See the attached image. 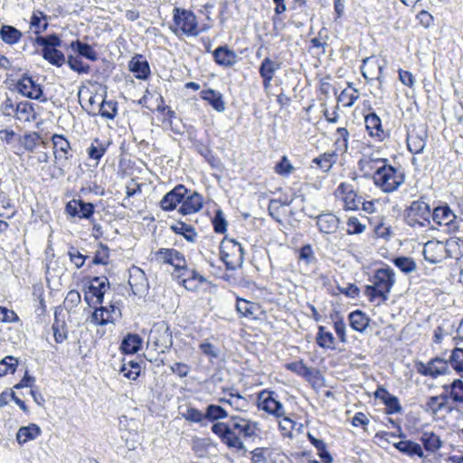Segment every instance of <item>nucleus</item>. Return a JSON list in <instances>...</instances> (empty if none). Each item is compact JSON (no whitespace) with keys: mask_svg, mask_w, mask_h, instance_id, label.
<instances>
[{"mask_svg":"<svg viewBox=\"0 0 463 463\" xmlns=\"http://www.w3.org/2000/svg\"><path fill=\"white\" fill-rule=\"evenodd\" d=\"M229 398H220L219 402L222 403H227L235 411H245L249 405L247 399L239 393H229Z\"/></svg>","mask_w":463,"mask_h":463,"instance_id":"obj_39","label":"nucleus"},{"mask_svg":"<svg viewBox=\"0 0 463 463\" xmlns=\"http://www.w3.org/2000/svg\"><path fill=\"white\" fill-rule=\"evenodd\" d=\"M213 55L215 62L223 67H232L237 61V54L227 46H219Z\"/></svg>","mask_w":463,"mask_h":463,"instance_id":"obj_28","label":"nucleus"},{"mask_svg":"<svg viewBox=\"0 0 463 463\" xmlns=\"http://www.w3.org/2000/svg\"><path fill=\"white\" fill-rule=\"evenodd\" d=\"M200 96L202 99L205 100L217 112L222 113L225 111V101L221 92L213 89H207L202 90Z\"/></svg>","mask_w":463,"mask_h":463,"instance_id":"obj_25","label":"nucleus"},{"mask_svg":"<svg viewBox=\"0 0 463 463\" xmlns=\"http://www.w3.org/2000/svg\"><path fill=\"white\" fill-rule=\"evenodd\" d=\"M201 352L210 360L217 359L220 356L221 350L218 346L212 344L209 339H205L199 345Z\"/></svg>","mask_w":463,"mask_h":463,"instance_id":"obj_60","label":"nucleus"},{"mask_svg":"<svg viewBox=\"0 0 463 463\" xmlns=\"http://www.w3.org/2000/svg\"><path fill=\"white\" fill-rule=\"evenodd\" d=\"M109 144L103 143L99 138H95L87 148V154L89 158L99 162L101 157L105 155L108 149Z\"/></svg>","mask_w":463,"mask_h":463,"instance_id":"obj_38","label":"nucleus"},{"mask_svg":"<svg viewBox=\"0 0 463 463\" xmlns=\"http://www.w3.org/2000/svg\"><path fill=\"white\" fill-rule=\"evenodd\" d=\"M205 420L214 422L228 418V411L221 405L210 404L205 409Z\"/></svg>","mask_w":463,"mask_h":463,"instance_id":"obj_46","label":"nucleus"},{"mask_svg":"<svg viewBox=\"0 0 463 463\" xmlns=\"http://www.w3.org/2000/svg\"><path fill=\"white\" fill-rule=\"evenodd\" d=\"M447 401L448 394L430 396L428 398V401L425 404V411L431 412L432 414H437L439 411L445 408Z\"/></svg>","mask_w":463,"mask_h":463,"instance_id":"obj_41","label":"nucleus"},{"mask_svg":"<svg viewBox=\"0 0 463 463\" xmlns=\"http://www.w3.org/2000/svg\"><path fill=\"white\" fill-rule=\"evenodd\" d=\"M337 155L335 152L324 153L323 155L313 159V163L324 172H328L333 165L336 162Z\"/></svg>","mask_w":463,"mask_h":463,"instance_id":"obj_51","label":"nucleus"},{"mask_svg":"<svg viewBox=\"0 0 463 463\" xmlns=\"http://www.w3.org/2000/svg\"><path fill=\"white\" fill-rule=\"evenodd\" d=\"M308 439H309L310 442L317 449L320 458L325 463H331L332 457L330 456L329 452L326 449V445L325 441L322 439H318L311 436L310 434H308Z\"/></svg>","mask_w":463,"mask_h":463,"instance_id":"obj_59","label":"nucleus"},{"mask_svg":"<svg viewBox=\"0 0 463 463\" xmlns=\"http://www.w3.org/2000/svg\"><path fill=\"white\" fill-rule=\"evenodd\" d=\"M220 257L227 269L234 270L243 264L244 249L235 240H224L220 247Z\"/></svg>","mask_w":463,"mask_h":463,"instance_id":"obj_6","label":"nucleus"},{"mask_svg":"<svg viewBox=\"0 0 463 463\" xmlns=\"http://www.w3.org/2000/svg\"><path fill=\"white\" fill-rule=\"evenodd\" d=\"M280 69V63L266 57L260 63L259 72L263 80V88L268 90L271 86V81L277 71Z\"/></svg>","mask_w":463,"mask_h":463,"instance_id":"obj_20","label":"nucleus"},{"mask_svg":"<svg viewBox=\"0 0 463 463\" xmlns=\"http://www.w3.org/2000/svg\"><path fill=\"white\" fill-rule=\"evenodd\" d=\"M188 190L183 184L176 185L170 192L165 194L160 202V206L164 211H173L177 204L183 202Z\"/></svg>","mask_w":463,"mask_h":463,"instance_id":"obj_16","label":"nucleus"},{"mask_svg":"<svg viewBox=\"0 0 463 463\" xmlns=\"http://www.w3.org/2000/svg\"><path fill=\"white\" fill-rule=\"evenodd\" d=\"M129 71L138 80H146L150 75V67L147 61L141 54L135 55L128 62Z\"/></svg>","mask_w":463,"mask_h":463,"instance_id":"obj_23","label":"nucleus"},{"mask_svg":"<svg viewBox=\"0 0 463 463\" xmlns=\"http://www.w3.org/2000/svg\"><path fill=\"white\" fill-rule=\"evenodd\" d=\"M431 215L430 206L422 200L413 201L405 211V222L411 227H426Z\"/></svg>","mask_w":463,"mask_h":463,"instance_id":"obj_7","label":"nucleus"},{"mask_svg":"<svg viewBox=\"0 0 463 463\" xmlns=\"http://www.w3.org/2000/svg\"><path fill=\"white\" fill-rule=\"evenodd\" d=\"M236 309L242 317L250 319H256L259 307L253 302H250L243 298H238Z\"/></svg>","mask_w":463,"mask_h":463,"instance_id":"obj_36","label":"nucleus"},{"mask_svg":"<svg viewBox=\"0 0 463 463\" xmlns=\"http://www.w3.org/2000/svg\"><path fill=\"white\" fill-rule=\"evenodd\" d=\"M286 368L306 379H310L314 373V370L307 367L302 360L289 363L286 364Z\"/></svg>","mask_w":463,"mask_h":463,"instance_id":"obj_55","label":"nucleus"},{"mask_svg":"<svg viewBox=\"0 0 463 463\" xmlns=\"http://www.w3.org/2000/svg\"><path fill=\"white\" fill-rule=\"evenodd\" d=\"M211 430L228 448L236 449L239 451H243V453L246 452V447L239 437L237 430L233 429L232 421L230 424L215 422L213 424Z\"/></svg>","mask_w":463,"mask_h":463,"instance_id":"obj_8","label":"nucleus"},{"mask_svg":"<svg viewBox=\"0 0 463 463\" xmlns=\"http://www.w3.org/2000/svg\"><path fill=\"white\" fill-rule=\"evenodd\" d=\"M433 221L439 225H450L456 219V214L448 205L438 206L432 213Z\"/></svg>","mask_w":463,"mask_h":463,"instance_id":"obj_31","label":"nucleus"},{"mask_svg":"<svg viewBox=\"0 0 463 463\" xmlns=\"http://www.w3.org/2000/svg\"><path fill=\"white\" fill-rule=\"evenodd\" d=\"M383 65L374 57L365 58L361 67L362 74L366 80H381L383 74Z\"/></svg>","mask_w":463,"mask_h":463,"instance_id":"obj_24","label":"nucleus"},{"mask_svg":"<svg viewBox=\"0 0 463 463\" xmlns=\"http://www.w3.org/2000/svg\"><path fill=\"white\" fill-rule=\"evenodd\" d=\"M109 288V279L106 277H94L89 287V292L96 298V302L101 304L103 302L106 289Z\"/></svg>","mask_w":463,"mask_h":463,"instance_id":"obj_30","label":"nucleus"},{"mask_svg":"<svg viewBox=\"0 0 463 463\" xmlns=\"http://www.w3.org/2000/svg\"><path fill=\"white\" fill-rule=\"evenodd\" d=\"M339 219L332 213H321L317 216V226L320 232L332 234L338 229Z\"/></svg>","mask_w":463,"mask_h":463,"instance_id":"obj_27","label":"nucleus"},{"mask_svg":"<svg viewBox=\"0 0 463 463\" xmlns=\"http://www.w3.org/2000/svg\"><path fill=\"white\" fill-rule=\"evenodd\" d=\"M173 345L172 333L165 321L153 325L147 338V348L157 353H165Z\"/></svg>","mask_w":463,"mask_h":463,"instance_id":"obj_5","label":"nucleus"},{"mask_svg":"<svg viewBox=\"0 0 463 463\" xmlns=\"http://www.w3.org/2000/svg\"><path fill=\"white\" fill-rule=\"evenodd\" d=\"M34 43L40 47L41 55L52 65L56 67H61L66 62V57L64 53L58 50L61 45V40L55 34H49L46 36H37Z\"/></svg>","mask_w":463,"mask_h":463,"instance_id":"obj_4","label":"nucleus"},{"mask_svg":"<svg viewBox=\"0 0 463 463\" xmlns=\"http://www.w3.org/2000/svg\"><path fill=\"white\" fill-rule=\"evenodd\" d=\"M423 256L426 261L436 264L446 257L445 244L439 241H430L423 248Z\"/></svg>","mask_w":463,"mask_h":463,"instance_id":"obj_17","label":"nucleus"},{"mask_svg":"<svg viewBox=\"0 0 463 463\" xmlns=\"http://www.w3.org/2000/svg\"><path fill=\"white\" fill-rule=\"evenodd\" d=\"M350 326L360 333H364L369 326L370 318L361 310H355L348 316Z\"/></svg>","mask_w":463,"mask_h":463,"instance_id":"obj_34","label":"nucleus"},{"mask_svg":"<svg viewBox=\"0 0 463 463\" xmlns=\"http://www.w3.org/2000/svg\"><path fill=\"white\" fill-rule=\"evenodd\" d=\"M140 364L134 360H123L120 373L129 380H136L140 374Z\"/></svg>","mask_w":463,"mask_h":463,"instance_id":"obj_44","label":"nucleus"},{"mask_svg":"<svg viewBox=\"0 0 463 463\" xmlns=\"http://www.w3.org/2000/svg\"><path fill=\"white\" fill-rule=\"evenodd\" d=\"M335 150L345 153L348 149L349 132L345 128H338L335 131Z\"/></svg>","mask_w":463,"mask_h":463,"instance_id":"obj_52","label":"nucleus"},{"mask_svg":"<svg viewBox=\"0 0 463 463\" xmlns=\"http://www.w3.org/2000/svg\"><path fill=\"white\" fill-rule=\"evenodd\" d=\"M128 284L135 295L144 294L148 286L145 272L139 268H132L129 271Z\"/></svg>","mask_w":463,"mask_h":463,"instance_id":"obj_21","label":"nucleus"},{"mask_svg":"<svg viewBox=\"0 0 463 463\" xmlns=\"http://www.w3.org/2000/svg\"><path fill=\"white\" fill-rule=\"evenodd\" d=\"M181 271L183 272L178 278L182 279L181 283L187 290L196 291L203 283L206 282V279L203 275L194 269H188L187 265Z\"/></svg>","mask_w":463,"mask_h":463,"instance_id":"obj_19","label":"nucleus"},{"mask_svg":"<svg viewBox=\"0 0 463 463\" xmlns=\"http://www.w3.org/2000/svg\"><path fill=\"white\" fill-rule=\"evenodd\" d=\"M359 99L358 90L353 87L352 82L347 83V89L342 90L338 96V101L342 102L345 107H352Z\"/></svg>","mask_w":463,"mask_h":463,"instance_id":"obj_43","label":"nucleus"},{"mask_svg":"<svg viewBox=\"0 0 463 463\" xmlns=\"http://www.w3.org/2000/svg\"><path fill=\"white\" fill-rule=\"evenodd\" d=\"M182 203L179 213L183 215L195 213L203 208V198L196 192L187 196Z\"/></svg>","mask_w":463,"mask_h":463,"instance_id":"obj_29","label":"nucleus"},{"mask_svg":"<svg viewBox=\"0 0 463 463\" xmlns=\"http://www.w3.org/2000/svg\"><path fill=\"white\" fill-rule=\"evenodd\" d=\"M336 192L341 195L346 210H357L362 203V197H359L353 189L352 184L341 183Z\"/></svg>","mask_w":463,"mask_h":463,"instance_id":"obj_18","label":"nucleus"},{"mask_svg":"<svg viewBox=\"0 0 463 463\" xmlns=\"http://www.w3.org/2000/svg\"><path fill=\"white\" fill-rule=\"evenodd\" d=\"M33 113V109L31 103L27 101L19 102L15 106L14 117L20 121H30Z\"/></svg>","mask_w":463,"mask_h":463,"instance_id":"obj_54","label":"nucleus"},{"mask_svg":"<svg viewBox=\"0 0 463 463\" xmlns=\"http://www.w3.org/2000/svg\"><path fill=\"white\" fill-rule=\"evenodd\" d=\"M449 365L457 372H463V348L456 347L449 356Z\"/></svg>","mask_w":463,"mask_h":463,"instance_id":"obj_62","label":"nucleus"},{"mask_svg":"<svg viewBox=\"0 0 463 463\" xmlns=\"http://www.w3.org/2000/svg\"><path fill=\"white\" fill-rule=\"evenodd\" d=\"M73 52L78 53L79 56L84 57L91 61L98 60L97 52L89 43H83L80 40L72 41L69 46Z\"/></svg>","mask_w":463,"mask_h":463,"instance_id":"obj_33","label":"nucleus"},{"mask_svg":"<svg viewBox=\"0 0 463 463\" xmlns=\"http://www.w3.org/2000/svg\"><path fill=\"white\" fill-rule=\"evenodd\" d=\"M90 322L95 325L104 326L114 322V317L109 313L107 307L96 308L91 315Z\"/></svg>","mask_w":463,"mask_h":463,"instance_id":"obj_45","label":"nucleus"},{"mask_svg":"<svg viewBox=\"0 0 463 463\" xmlns=\"http://www.w3.org/2000/svg\"><path fill=\"white\" fill-rule=\"evenodd\" d=\"M415 366L420 374L431 378H437L450 372L449 362L439 357H435L428 363L418 362Z\"/></svg>","mask_w":463,"mask_h":463,"instance_id":"obj_10","label":"nucleus"},{"mask_svg":"<svg viewBox=\"0 0 463 463\" xmlns=\"http://www.w3.org/2000/svg\"><path fill=\"white\" fill-rule=\"evenodd\" d=\"M181 415L187 421H190L193 423H200L202 426L205 425L204 413L194 407H192L190 405L186 406L184 411H183L181 412Z\"/></svg>","mask_w":463,"mask_h":463,"instance_id":"obj_50","label":"nucleus"},{"mask_svg":"<svg viewBox=\"0 0 463 463\" xmlns=\"http://www.w3.org/2000/svg\"><path fill=\"white\" fill-rule=\"evenodd\" d=\"M402 439L398 440L397 443H393V447L398 449L401 453L407 455L409 457L417 456L420 458H425L423 449L421 446L412 440L406 439L405 438H402Z\"/></svg>","mask_w":463,"mask_h":463,"instance_id":"obj_26","label":"nucleus"},{"mask_svg":"<svg viewBox=\"0 0 463 463\" xmlns=\"http://www.w3.org/2000/svg\"><path fill=\"white\" fill-rule=\"evenodd\" d=\"M53 144V153L55 159L58 160L62 166L72 157V149L68 139L62 135L54 134L52 137Z\"/></svg>","mask_w":463,"mask_h":463,"instance_id":"obj_14","label":"nucleus"},{"mask_svg":"<svg viewBox=\"0 0 463 463\" xmlns=\"http://www.w3.org/2000/svg\"><path fill=\"white\" fill-rule=\"evenodd\" d=\"M94 204L80 199H72L66 203L65 213L71 217L90 219L94 213Z\"/></svg>","mask_w":463,"mask_h":463,"instance_id":"obj_13","label":"nucleus"},{"mask_svg":"<svg viewBox=\"0 0 463 463\" xmlns=\"http://www.w3.org/2000/svg\"><path fill=\"white\" fill-rule=\"evenodd\" d=\"M444 390L449 392V397L455 402H463V381L460 379L454 380L449 385H444Z\"/></svg>","mask_w":463,"mask_h":463,"instance_id":"obj_49","label":"nucleus"},{"mask_svg":"<svg viewBox=\"0 0 463 463\" xmlns=\"http://www.w3.org/2000/svg\"><path fill=\"white\" fill-rule=\"evenodd\" d=\"M294 171V166L288 160V156H283L281 160L276 164L275 172L282 176H288Z\"/></svg>","mask_w":463,"mask_h":463,"instance_id":"obj_64","label":"nucleus"},{"mask_svg":"<svg viewBox=\"0 0 463 463\" xmlns=\"http://www.w3.org/2000/svg\"><path fill=\"white\" fill-rule=\"evenodd\" d=\"M445 250L446 257L459 260L463 257V240L458 237H452L446 241Z\"/></svg>","mask_w":463,"mask_h":463,"instance_id":"obj_35","label":"nucleus"},{"mask_svg":"<svg viewBox=\"0 0 463 463\" xmlns=\"http://www.w3.org/2000/svg\"><path fill=\"white\" fill-rule=\"evenodd\" d=\"M16 90L23 96L32 99L40 101H46V99L43 98V92L40 84L33 80L32 77L24 74L17 82Z\"/></svg>","mask_w":463,"mask_h":463,"instance_id":"obj_12","label":"nucleus"},{"mask_svg":"<svg viewBox=\"0 0 463 463\" xmlns=\"http://www.w3.org/2000/svg\"><path fill=\"white\" fill-rule=\"evenodd\" d=\"M42 430L40 427L34 423H31L28 426L21 427L16 433V440L20 445H24L30 440L35 439L40 436Z\"/></svg>","mask_w":463,"mask_h":463,"instance_id":"obj_32","label":"nucleus"},{"mask_svg":"<svg viewBox=\"0 0 463 463\" xmlns=\"http://www.w3.org/2000/svg\"><path fill=\"white\" fill-rule=\"evenodd\" d=\"M14 206L9 196L4 193H0V216L11 218L14 214Z\"/></svg>","mask_w":463,"mask_h":463,"instance_id":"obj_58","label":"nucleus"},{"mask_svg":"<svg viewBox=\"0 0 463 463\" xmlns=\"http://www.w3.org/2000/svg\"><path fill=\"white\" fill-rule=\"evenodd\" d=\"M155 260L160 264L173 266L175 271H181L183 269H185L186 266L184 254L175 249H159L155 252Z\"/></svg>","mask_w":463,"mask_h":463,"instance_id":"obj_11","label":"nucleus"},{"mask_svg":"<svg viewBox=\"0 0 463 463\" xmlns=\"http://www.w3.org/2000/svg\"><path fill=\"white\" fill-rule=\"evenodd\" d=\"M170 29L176 36L196 37L200 34L196 15L192 11L180 7L173 9V24Z\"/></svg>","mask_w":463,"mask_h":463,"instance_id":"obj_3","label":"nucleus"},{"mask_svg":"<svg viewBox=\"0 0 463 463\" xmlns=\"http://www.w3.org/2000/svg\"><path fill=\"white\" fill-rule=\"evenodd\" d=\"M99 114L108 119H114L118 114V102L104 99L99 106Z\"/></svg>","mask_w":463,"mask_h":463,"instance_id":"obj_56","label":"nucleus"},{"mask_svg":"<svg viewBox=\"0 0 463 463\" xmlns=\"http://www.w3.org/2000/svg\"><path fill=\"white\" fill-rule=\"evenodd\" d=\"M142 345V339L138 335L129 334L122 340L120 349L125 354L137 353Z\"/></svg>","mask_w":463,"mask_h":463,"instance_id":"obj_37","label":"nucleus"},{"mask_svg":"<svg viewBox=\"0 0 463 463\" xmlns=\"http://www.w3.org/2000/svg\"><path fill=\"white\" fill-rule=\"evenodd\" d=\"M407 146L408 149L412 154H419L423 151L425 146V141L423 138L414 136V135H408L407 137Z\"/></svg>","mask_w":463,"mask_h":463,"instance_id":"obj_63","label":"nucleus"},{"mask_svg":"<svg viewBox=\"0 0 463 463\" xmlns=\"http://www.w3.org/2000/svg\"><path fill=\"white\" fill-rule=\"evenodd\" d=\"M231 421L233 423V429L237 430L238 435L244 438H255L260 432L259 423L240 416H232Z\"/></svg>","mask_w":463,"mask_h":463,"instance_id":"obj_15","label":"nucleus"},{"mask_svg":"<svg viewBox=\"0 0 463 463\" xmlns=\"http://www.w3.org/2000/svg\"><path fill=\"white\" fill-rule=\"evenodd\" d=\"M257 405L259 410L280 418L285 415V410L282 403L278 400V394L274 392L263 390L258 394Z\"/></svg>","mask_w":463,"mask_h":463,"instance_id":"obj_9","label":"nucleus"},{"mask_svg":"<svg viewBox=\"0 0 463 463\" xmlns=\"http://www.w3.org/2000/svg\"><path fill=\"white\" fill-rule=\"evenodd\" d=\"M420 441L424 449L430 452H435L441 448L442 442L439 437L433 432L424 431L420 436Z\"/></svg>","mask_w":463,"mask_h":463,"instance_id":"obj_40","label":"nucleus"},{"mask_svg":"<svg viewBox=\"0 0 463 463\" xmlns=\"http://www.w3.org/2000/svg\"><path fill=\"white\" fill-rule=\"evenodd\" d=\"M0 36L3 42L12 45L20 41L22 33L14 26L3 25L0 29Z\"/></svg>","mask_w":463,"mask_h":463,"instance_id":"obj_42","label":"nucleus"},{"mask_svg":"<svg viewBox=\"0 0 463 463\" xmlns=\"http://www.w3.org/2000/svg\"><path fill=\"white\" fill-rule=\"evenodd\" d=\"M66 62L71 70L79 74H88L90 71V65L83 63L79 57L72 54L68 55Z\"/></svg>","mask_w":463,"mask_h":463,"instance_id":"obj_57","label":"nucleus"},{"mask_svg":"<svg viewBox=\"0 0 463 463\" xmlns=\"http://www.w3.org/2000/svg\"><path fill=\"white\" fill-rule=\"evenodd\" d=\"M172 231L179 235H183L187 241L194 242L197 237V232L195 229L184 222H177L175 225L171 226Z\"/></svg>","mask_w":463,"mask_h":463,"instance_id":"obj_48","label":"nucleus"},{"mask_svg":"<svg viewBox=\"0 0 463 463\" xmlns=\"http://www.w3.org/2000/svg\"><path fill=\"white\" fill-rule=\"evenodd\" d=\"M374 184L383 192L392 193L404 183L405 175L402 168L394 167L390 164L377 166L373 175Z\"/></svg>","mask_w":463,"mask_h":463,"instance_id":"obj_2","label":"nucleus"},{"mask_svg":"<svg viewBox=\"0 0 463 463\" xmlns=\"http://www.w3.org/2000/svg\"><path fill=\"white\" fill-rule=\"evenodd\" d=\"M388 163V160L382 157L374 156L373 154L364 156V158H362L359 161V165L361 170H365L366 168L373 170L377 169V166L386 165Z\"/></svg>","mask_w":463,"mask_h":463,"instance_id":"obj_53","label":"nucleus"},{"mask_svg":"<svg viewBox=\"0 0 463 463\" xmlns=\"http://www.w3.org/2000/svg\"><path fill=\"white\" fill-rule=\"evenodd\" d=\"M366 130L369 136L377 141H383L386 134L382 126V120L374 112L369 113L364 118Z\"/></svg>","mask_w":463,"mask_h":463,"instance_id":"obj_22","label":"nucleus"},{"mask_svg":"<svg viewBox=\"0 0 463 463\" xmlns=\"http://www.w3.org/2000/svg\"><path fill=\"white\" fill-rule=\"evenodd\" d=\"M317 344L322 347L326 349H334L335 348V337L333 334L329 331H326L325 326H320L318 327V332L316 337Z\"/></svg>","mask_w":463,"mask_h":463,"instance_id":"obj_47","label":"nucleus"},{"mask_svg":"<svg viewBox=\"0 0 463 463\" xmlns=\"http://www.w3.org/2000/svg\"><path fill=\"white\" fill-rule=\"evenodd\" d=\"M393 264L404 273H411L416 270L415 261L409 257H398L393 260Z\"/></svg>","mask_w":463,"mask_h":463,"instance_id":"obj_61","label":"nucleus"},{"mask_svg":"<svg viewBox=\"0 0 463 463\" xmlns=\"http://www.w3.org/2000/svg\"><path fill=\"white\" fill-rule=\"evenodd\" d=\"M370 281L372 284L365 286L364 295L370 302H377L379 305L388 300L395 283V272L390 267L378 269Z\"/></svg>","mask_w":463,"mask_h":463,"instance_id":"obj_1","label":"nucleus"}]
</instances>
